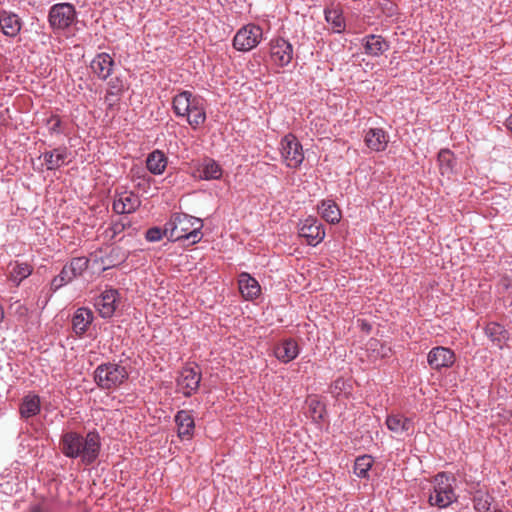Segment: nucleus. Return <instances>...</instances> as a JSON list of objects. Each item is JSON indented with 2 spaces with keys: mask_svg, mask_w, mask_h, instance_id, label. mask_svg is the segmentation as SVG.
I'll return each mask as SVG.
<instances>
[{
  "mask_svg": "<svg viewBox=\"0 0 512 512\" xmlns=\"http://www.w3.org/2000/svg\"><path fill=\"white\" fill-rule=\"evenodd\" d=\"M364 142L375 152L384 151L389 142V136L382 128H370L364 136Z\"/></svg>",
  "mask_w": 512,
  "mask_h": 512,
  "instance_id": "nucleus-17",
  "label": "nucleus"
},
{
  "mask_svg": "<svg viewBox=\"0 0 512 512\" xmlns=\"http://www.w3.org/2000/svg\"><path fill=\"white\" fill-rule=\"evenodd\" d=\"M455 362L454 352L446 347H435L428 354V363L432 369L448 368Z\"/></svg>",
  "mask_w": 512,
  "mask_h": 512,
  "instance_id": "nucleus-11",
  "label": "nucleus"
},
{
  "mask_svg": "<svg viewBox=\"0 0 512 512\" xmlns=\"http://www.w3.org/2000/svg\"><path fill=\"white\" fill-rule=\"evenodd\" d=\"M40 412V399L37 395H27L24 397L21 406L20 414L22 418H30Z\"/></svg>",
  "mask_w": 512,
  "mask_h": 512,
  "instance_id": "nucleus-29",
  "label": "nucleus"
},
{
  "mask_svg": "<svg viewBox=\"0 0 512 512\" xmlns=\"http://www.w3.org/2000/svg\"><path fill=\"white\" fill-rule=\"evenodd\" d=\"M117 299L118 291L115 289H107L102 292L95 302V306L102 317L109 318L114 314Z\"/></svg>",
  "mask_w": 512,
  "mask_h": 512,
  "instance_id": "nucleus-13",
  "label": "nucleus"
},
{
  "mask_svg": "<svg viewBox=\"0 0 512 512\" xmlns=\"http://www.w3.org/2000/svg\"><path fill=\"white\" fill-rule=\"evenodd\" d=\"M66 284L67 282L64 281L63 276H60L59 274L56 277H54L53 280L51 281V289L53 291H56Z\"/></svg>",
  "mask_w": 512,
  "mask_h": 512,
  "instance_id": "nucleus-42",
  "label": "nucleus"
},
{
  "mask_svg": "<svg viewBox=\"0 0 512 512\" xmlns=\"http://www.w3.org/2000/svg\"><path fill=\"white\" fill-rule=\"evenodd\" d=\"M93 312L88 308H78L72 318L73 331L82 336L93 322Z\"/></svg>",
  "mask_w": 512,
  "mask_h": 512,
  "instance_id": "nucleus-21",
  "label": "nucleus"
},
{
  "mask_svg": "<svg viewBox=\"0 0 512 512\" xmlns=\"http://www.w3.org/2000/svg\"><path fill=\"white\" fill-rule=\"evenodd\" d=\"M203 221L185 213H174L164 226L165 236L171 241H187L189 245L202 239Z\"/></svg>",
  "mask_w": 512,
  "mask_h": 512,
  "instance_id": "nucleus-2",
  "label": "nucleus"
},
{
  "mask_svg": "<svg viewBox=\"0 0 512 512\" xmlns=\"http://www.w3.org/2000/svg\"><path fill=\"white\" fill-rule=\"evenodd\" d=\"M33 267L28 263L14 262L9 264V279L17 286L31 275Z\"/></svg>",
  "mask_w": 512,
  "mask_h": 512,
  "instance_id": "nucleus-27",
  "label": "nucleus"
},
{
  "mask_svg": "<svg viewBox=\"0 0 512 512\" xmlns=\"http://www.w3.org/2000/svg\"><path fill=\"white\" fill-rule=\"evenodd\" d=\"M141 200L138 195L132 192H122L117 195L113 202V210L117 214H129L136 211L140 206Z\"/></svg>",
  "mask_w": 512,
  "mask_h": 512,
  "instance_id": "nucleus-12",
  "label": "nucleus"
},
{
  "mask_svg": "<svg viewBox=\"0 0 512 512\" xmlns=\"http://www.w3.org/2000/svg\"><path fill=\"white\" fill-rule=\"evenodd\" d=\"M274 354L279 361L289 363L299 354L298 344L295 340L286 339L275 346Z\"/></svg>",
  "mask_w": 512,
  "mask_h": 512,
  "instance_id": "nucleus-20",
  "label": "nucleus"
},
{
  "mask_svg": "<svg viewBox=\"0 0 512 512\" xmlns=\"http://www.w3.org/2000/svg\"><path fill=\"white\" fill-rule=\"evenodd\" d=\"M89 260L86 257L73 258L68 264V268L74 274L75 277L82 275V273L88 268Z\"/></svg>",
  "mask_w": 512,
  "mask_h": 512,
  "instance_id": "nucleus-36",
  "label": "nucleus"
},
{
  "mask_svg": "<svg viewBox=\"0 0 512 512\" xmlns=\"http://www.w3.org/2000/svg\"><path fill=\"white\" fill-rule=\"evenodd\" d=\"M238 286L242 297L246 300H254L261 293V287L258 281L246 272L239 275Z\"/></svg>",
  "mask_w": 512,
  "mask_h": 512,
  "instance_id": "nucleus-18",
  "label": "nucleus"
},
{
  "mask_svg": "<svg viewBox=\"0 0 512 512\" xmlns=\"http://www.w3.org/2000/svg\"><path fill=\"white\" fill-rule=\"evenodd\" d=\"M455 478L445 472L438 473L432 480V491L429 504L438 508H446L456 501L453 483Z\"/></svg>",
  "mask_w": 512,
  "mask_h": 512,
  "instance_id": "nucleus-3",
  "label": "nucleus"
},
{
  "mask_svg": "<svg viewBox=\"0 0 512 512\" xmlns=\"http://www.w3.org/2000/svg\"><path fill=\"white\" fill-rule=\"evenodd\" d=\"M485 334L493 345L499 349H503L509 339L508 331L502 325L495 322L486 325Z\"/></svg>",
  "mask_w": 512,
  "mask_h": 512,
  "instance_id": "nucleus-22",
  "label": "nucleus"
},
{
  "mask_svg": "<svg viewBox=\"0 0 512 512\" xmlns=\"http://www.w3.org/2000/svg\"><path fill=\"white\" fill-rule=\"evenodd\" d=\"M270 57L279 67L288 65L293 58L292 45L283 38H277L270 43Z\"/></svg>",
  "mask_w": 512,
  "mask_h": 512,
  "instance_id": "nucleus-10",
  "label": "nucleus"
},
{
  "mask_svg": "<svg viewBox=\"0 0 512 512\" xmlns=\"http://www.w3.org/2000/svg\"><path fill=\"white\" fill-rule=\"evenodd\" d=\"M10 309L13 310V312L20 317L26 316L27 312H28V309L24 305H22L19 301H16L15 303H13L10 306Z\"/></svg>",
  "mask_w": 512,
  "mask_h": 512,
  "instance_id": "nucleus-41",
  "label": "nucleus"
},
{
  "mask_svg": "<svg viewBox=\"0 0 512 512\" xmlns=\"http://www.w3.org/2000/svg\"><path fill=\"white\" fill-rule=\"evenodd\" d=\"M59 274H60V276H63V279L65 282H67V284L70 283L74 278H76L74 276V274L70 271V269L68 268L67 265H65L62 268V270Z\"/></svg>",
  "mask_w": 512,
  "mask_h": 512,
  "instance_id": "nucleus-43",
  "label": "nucleus"
},
{
  "mask_svg": "<svg viewBox=\"0 0 512 512\" xmlns=\"http://www.w3.org/2000/svg\"><path fill=\"white\" fill-rule=\"evenodd\" d=\"M0 28L2 32L9 37H15L21 30L20 18L10 12H0Z\"/></svg>",
  "mask_w": 512,
  "mask_h": 512,
  "instance_id": "nucleus-23",
  "label": "nucleus"
},
{
  "mask_svg": "<svg viewBox=\"0 0 512 512\" xmlns=\"http://www.w3.org/2000/svg\"><path fill=\"white\" fill-rule=\"evenodd\" d=\"M280 153L283 162L289 168H298L304 160L302 144L297 137L291 133L281 139Z\"/></svg>",
  "mask_w": 512,
  "mask_h": 512,
  "instance_id": "nucleus-5",
  "label": "nucleus"
},
{
  "mask_svg": "<svg viewBox=\"0 0 512 512\" xmlns=\"http://www.w3.org/2000/svg\"><path fill=\"white\" fill-rule=\"evenodd\" d=\"M195 97L196 96H194L189 91H183V92L179 93L178 95H176L173 98L174 112L178 116H184V114H187L188 108L190 107V105L192 103L191 100H194Z\"/></svg>",
  "mask_w": 512,
  "mask_h": 512,
  "instance_id": "nucleus-30",
  "label": "nucleus"
},
{
  "mask_svg": "<svg viewBox=\"0 0 512 512\" xmlns=\"http://www.w3.org/2000/svg\"><path fill=\"white\" fill-rule=\"evenodd\" d=\"M382 356H383V357L387 356V352H386V351H385V352H383Z\"/></svg>",
  "mask_w": 512,
  "mask_h": 512,
  "instance_id": "nucleus-45",
  "label": "nucleus"
},
{
  "mask_svg": "<svg viewBox=\"0 0 512 512\" xmlns=\"http://www.w3.org/2000/svg\"><path fill=\"white\" fill-rule=\"evenodd\" d=\"M364 41L365 53L371 56H379L389 49V44L380 35H368Z\"/></svg>",
  "mask_w": 512,
  "mask_h": 512,
  "instance_id": "nucleus-25",
  "label": "nucleus"
},
{
  "mask_svg": "<svg viewBox=\"0 0 512 512\" xmlns=\"http://www.w3.org/2000/svg\"><path fill=\"white\" fill-rule=\"evenodd\" d=\"M386 425L397 436L410 435L414 431L413 421L401 414L389 415L386 419Z\"/></svg>",
  "mask_w": 512,
  "mask_h": 512,
  "instance_id": "nucleus-14",
  "label": "nucleus"
},
{
  "mask_svg": "<svg viewBox=\"0 0 512 512\" xmlns=\"http://www.w3.org/2000/svg\"><path fill=\"white\" fill-rule=\"evenodd\" d=\"M299 236L306 239L308 245L316 246L325 237V231L316 218L308 217L299 224Z\"/></svg>",
  "mask_w": 512,
  "mask_h": 512,
  "instance_id": "nucleus-9",
  "label": "nucleus"
},
{
  "mask_svg": "<svg viewBox=\"0 0 512 512\" xmlns=\"http://www.w3.org/2000/svg\"><path fill=\"white\" fill-rule=\"evenodd\" d=\"M123 92V81L119 77L112 78L108 82V89L105 95V101L109 104V106H112Z\"/></svg>",
  "mask_w": 512,
  "mask_h": 512,
  "instance_id": "nucleus-31",
  "label": "nucleus"
},
{
  "mask_svg": "<svg viewBox=\"0 0 512 512\" xmlns=\"http://www.w3.org/2000/svg\"><path fill=\"white\" fill-rule=\"evenodd\" d=\"M163 236H165L164 229L158 227H152L146 232V239L149 242H157L160 241Z\"/></svg>",
  "mask_w": 512,
  "mask_h": 512,
  "instance_id": "nucleus-38",
  "label": "nucleus"
},
{
  "mask_svg": "<svg viewBox=\"0 0 512 512\" xmlns=\"http://www.w3.org/2000/svg\"><path fill=\"white\" fill-rule=\"evenodd\" d=\"M373 465V459L369 455H363L355 460L354 464V473L358 477H366L368 474V471L371 469Z\"/></svg>",
  "mask_w": 512,
  "mask_h": 512,
  "instance_id": "nucleus-34",
  "label": "nucleus"
},
{
  "mask_svg": "<svg viewBox=\"0 0 512 512\" xmlns=\"http://www.w3.org/2000/svg\"><path fill=\"white\" fill-rule=\"evenodd\" d=\"M65 151L55 149L44 154V162L48 170L59 168L65 163Z\"/></svg>",
  "mask_w": 512,
  "mask_h": 512,
  "instance_id": "nucleus-33",
  "label": "nucleus"
},
{
  "mask_svg": "<svg viewBox=\"0 0 512 512\" xmlns=\"http://www.w3.org/2000/svg\"><path fill=\"white\" fill-rule=\"evenodd\" d=\"M192 103L188 108L187 114H184L183 117H186L189 125L193 129H197L202 126L206 121V112L204 107V100L201 97H195L194 100H191Z\"/></svg>",
  "mask_w": 512,
  "mask_h": 512,
  "instance_id": "nucleus-15",
  "label": "nucleus"
},
{
  "mask_svg": "<svg viewBox=\"0 0 512 512\" xmlns=\"http://www.w3.org/2000/svg\"><path fill=\"white\" fill-rule=\"evenodd\" d=\"M346 386L345 381L342 378L336 379L333 384L330 386V392L335 396L339 397L341 393L344 391Z\"/></svg>",
  "mask_w": 512,
  "mask_h": 512,
  "instance_id": "nucleus-39",
  "label": "nucleus"
},
{
  "mask_svg": "<svg viewBox=\"0 0 512 512\" xmlns=\"http://www.w3.org/2000/svg\"><path fill=\"white\" fill-rule=\"evenodd\" d=\"M175 423L177 425L178 436L181 439L190 440L193 437L195 422L190 411H178L175 415Z\"/></svg>",
  "mask_w": 512,
  "mask_h": 512,
  "instance_id": "nucleus-16",
  "label": "nucleus"
},
{
  "mask_svg": "<svg viewBox=\"0 0 512 512\" xmlns=\"http://www.w3.org/2000/svg\"><path fill=\"white\" fill-rule=\"evenodd\" d=\"M200 381L201 372L199 368L197 366H187L181 370L177 378V387L183 395L190 396L198 389Z\"/></svg>",
  "mask_w": 512,
  "mask_h": 512,
  "instance_id": "nucleus-8",
  "label": "nucleus"
},
{
  "mask_svg": "<svg viewBox=\"0 0 512 512\" xmlns=\"http://www.w3.org/2000/svg\"><path fill=\"white\" fill-rule=\"evenodd\" d=\"M60 449L66 457H80L83 463L91 464L99 455L100 437L95 432H89L85 437L76 432H66L61 437Z\"/></svg>",
  "mask_w": 512,
  "mask_h": 512,
  "instance_id": "nucleus-1",
  "label": "nucleus"
},
{
  "mask_svg": "<svg viewBox=\"0 0 512 512\" xmlns=\"http://www.w3.org/2000/svg\"><path fill=\"white\" fill-rule=\"evenodd\" d=\"M3 317H4V312H3L2 306L0 305V322L2 321Z\"/></svg>",
  "mask_w": 512,
  "mask_h": 512,
  "instance_id": "nucleus-44",
  "label": "nucleus"
},
{
  "mask_svg": "<svg viewBox=\"0 0 512 512\" xmlns=\"http://www.w3.org/2000/svg\"><path fill=\"white\" fill-rule=\"evenodd\" d=\"M440 171L442 175L449 174L453 170V154L449 150H442L438 155Z\"/></svg>",
  "mask_w": 512,
  "mask_h": 512,
  "instance_id": "nucleus-35",
  "label": "nucleus"
},
{
  "mask_svg": "<svg viewBox=\"0 0 512 512\" xmlns=\"http://www.w3.org/2000/svg\"><path fill=\"white\" fill-rule=\"evenodd\" d=\"M128 371L116 363L99 365L94 372L97 385L106 390L115 389L128 379Z\"/></svg>",
  "mask_w": 512,
  "mask_h": 512,
  "instance_id": "nucleus-4",
  "label": "nucleus"
},
{
  "mask_svg": "<svg viewBox=\"0 0 512 512\" xmlns=\"http://www.w3.org/2000/svg\"><path fill=\"white\" fill-rule=\"evenodd\" d=\"M126 226H127V224L125 222H123L122 220L112 223V225L108 229V231L111 233L110 237L114 238L118 234L122 233L125 230Z\"/></svg>",
  "mask_w": 512,
  "mask_h": 512,
  "instance_id": "nucleus-40",
  "label": "nucleus"
},
{
  "mask_svg": "<svg viewBox=\"0 0 512 512\" xmlns=\"http://www.w3.org/2000/svg\"><path fill=\"white\" fill-rule=\"evenodd\" d=\"M325 19L332 25L335 32H342L345 29V22L342 15V11L338 8H326Z\"/></svg>",
  "mask_w": 512,
  "mask_h": 512,
  "instance_id": "nucleus-32",
  "label": "nucleus"
},
{
  "mask_svg": "<svg viewBox=\"0 0 512 512\" xmlns=\"http://www.w3.org/2000/svg\"><path fill=\"white\" fill-rule=\"evenodd\" d=\"M76 20V10L71 3H57L50 8L48 21L53 29L64 30Z\"/></svg>",
  "mask_w": 512,
  "mask_h": 512,
  "instance_id": "nucleus-7",
  "label": "nucleus"
},
{
  "mask_svg": "<svg viewBox=\"0 0 512 512\" xmlns=\"http://www.w3.org/2000/svg\"><path fill=\"white\" fill-rule=\"evenodd\" d=\"M197 172L199 177L204 180H218L223 174L221 166L211 158L203 159L198 165Z\"/></svg>",
  "mask_w": 512,
  "mask_h": 512,
  "instance_id": "nucleus-24",
  "label": "nucleus"
},
{
  "mask_svg": "<svg viewBox=\"0 0 512 512\" xmlns=\"http://www.w3.org/2000/svg\"><path fill=\"white\" fill-rule=\"evenodd\" d=\"M114 60L108 53H99L91 62V69L98 78L106 80L113 71Z\"/></svg>",
  "mask_w": 512,
  "mask_h": 512,
  "instance_id": "nucleus-19",
  "label": "nucleus"
},
{
  "mask_svg": "<svg viewBox=\"0 0 512 512\" xmlns=\"http://www.w3.org/2000/svg\"><path fill=\"white\" fill-rule=\"evenodd\" d=\"M146 166L151 173L162 174L167 166V157L162 151L155 150L147 157Z\"/></svg>",
  "mask_w": 512,
  "mask_h": 512,
  "instance_id": "nucleus-26",
  "label": "nucleus"
},
{
  "mask_svg": "<svg viewBox=\"0 0 512 512\" xmlns=\"http://www.w3.org/2000/svg\"><path fill=\"white\" fill-rule=\"evenodd\" d=\"M309 409H310L311 417L313 418V420L319 421L322 419L324 408H323V405L319 401L311 400L309 402Z\"/></svg>",
  "mask_w": 512,
  "mask_h": 512,
  "instance_id": "nucleus-37",
  "label": "nucleus"
},
{
  "mask_svg": "<svg viewBox=\"0 0 512 512\" xmlns=\"http://www.w3.org/2000/svg\"><path fill=\"white\" fill-rule=\"evenodd\" d=\"M318 210L322 218L329 223L336 224L341 219V212L337 204L332 200H323Z\"/></svg>",
  "mask_w": 512,
  "mask_h": 512,
  "instance_id": "nucleus-28",
  "label": "nucleus"
},
{
  "mask_svg": "<svg viewBox=\"0 0 512 512\" xmlns=\"http://www.w3.org/2000/svg\"><path fill=\"white\" fill-rule=\"evenodd\" d=\"M262 28L255 24H248L237 31L233 38V46L238 51L247 52L255 48L262 40Z\"/></svg>",
  "mask_w": 512,
  "mask_h": 512,
  "instance_id": "nucleus-6",
  "label": "nucleus"
}]
</instances>
